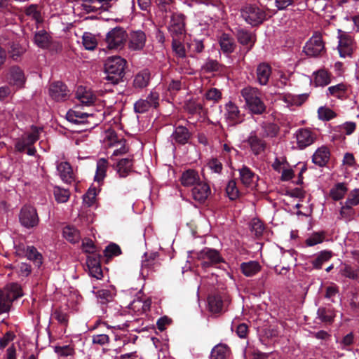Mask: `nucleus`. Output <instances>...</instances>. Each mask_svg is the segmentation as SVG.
<instances>
[{"instance_id": "nucleus-1", "label": "nucleus", "mask_w": 359, "mask_h": 359, "mask_svg": "<svg viewBox=\"0 0 359 359\" xmlns=\"http://www.w3.org/2000/svg\"><path fill=\"white\" fill-rule=\"evenodd\" d=\"M126 61L120 56L109 57L104 63V70L107 74L105 79L112 84H116L124 76Z\"/></svg>"}, {"instance_id": "nucleus-2", "label": "nucleus", "mask_w": 359, "mask_h": 359, "mask_svg": "<svg viewBox=\"0 0 359 359\" xmlns=\"http://www.w3.org/2000/svg\"><path fill=\"white\" fill-rule=\"evenodd\" d=\"M245 102V106L254 114H262L266 110V106L261 99V92L256 88L248 86L241 91Z\"/></svg>"}, {"instance_id": "nucleus-3", "label": "nucleus", "mask_w": 359, "mask_h": 359, "mask_svg": "<svg viewBox=\"0 0 359 359\" xmlns=\"http://www.w3.org/2000/svg\"><path fill=\"white\" fill-rule=\"evenodd\" d=\"M22 296L21 287L16 283L0 290V315L9 312L13 301Z\"/></svg>"}, {"instance_id": "nucleus-4", "label": "nucleus", "mask_w": 359, "mask_h": 359, "mask_svg": "<svg viewBox=\"0 0 359 359\" xmlns=\"http://www.w3.org/2000/svg\"><path fill=\"white\" fill-rule=\"evenodd\" d=\"M128 34L125 29L121 27L111 29L107 34L105 43L107 48L110 50H121L126 43Z\"/></svg>"}, {"instance_id": "nucleus-5", "label": "nucleus", "mask_w": 359, "mask_h": 359, "mask_svg": "<svg viewBox=\"0 0 359 359\" xmlns=\"http://www.w3.org/2000/svg\"><path fill=\"white\" fill-rule=\"evenodd\" d=\"M42 130V128L32 126L30 132L25 133L20 137L16 139L15 142V150L23 152L29 146H32L39 139V134Z\"/></svg>"}, {"instance_id": "nucleus-6", "label": "nucleus", "mask_w": 359, "mask_h": 359, "mask_svg": "<svg viewBox=\"0 0 359 359\" xmlns=\"http://www.w3.org/2000/svg\"><path fill=\"white\" fill-rule=\"evenodd\" d=\"M294 137L297 147L302 150L315 143L318 138V134L311 128H302L296 130Z\"/></svg>"}, {"instance_id": "nucleus-7", "label": "nucleus", "mask_w": 359, "mask_h": 359, "mask_svg": "<svg viewBox=\"0 0 359 359\" xmlns=\"http://www.w3.org/2000/svg\"><path fill=\"white\" fill-rule=\"evenodd\" d=\"M244 20L252 26L262 24L266 19L265 12L256 6H246L241 11Z\"/></svg>"}, {"instance_id": "nucleus-8", "label": "nucleus", "mask_w": 359, "mask_h": 359, "mask_svg": "<svg viewBox=\"0 0 359 359\" xmlns=\"http://www.w3.org/2000/svg\"><path fill=\"white\" fill-rule=\"evenodd\" d=\"M19 221L27 229L36 226L39 222L36 210L30 205L23 206L19 214Z\"/></svg>"}, {"instance_id": "nucleus-9", "label": "nucleus", "mask_w": 359, "mask_h": 359, "mask_svg": "<svg viewBox=\"0 0 359 359\" xmlns=\"http://www.w3.org/2000/svg\"><path fill=\"white\" fill-rule=\"evenodd\" d=\"M338 50L341 57H350L355 48L352 36L347 32L338 29Z\"/></svg>"}, {"instance_id": "nucleus-10", "label": "nucleus", "mask_w": 359, "mask_h": 359, "mask_svg": "<svg viewBox=\"0 0 359 359\" xmlns=\"http://www.w3.org/2000/svg\"><path fill=\"white\" fill-rule=\"evenodd\" d=\"M304 51L306 55L316 57L325 52V44L322 36L315 34L306 43Z\"/></svg>"}, {"instance_id": "nucleus-11", "label": "nucleus", "mask_w": 359, "mask_h": 359, "mask_svg": "<svg viewBox=\"0 0 359 359\" xmlns=\"http://www.w3.org/2000/svg\"><path fill=\"white\" fill-rule=\"evenodd\" d=\"M159 95L156 91H151L146 99H140L134 104V110L136 113L143 114L150 108H156L158 106Z\"/></svg>"}, {"instance_id": "nucleus-12", "label": "nucleus", "mask_w": 359, "mask_h": 359, "mask_svg": "<svg viewBox=\"0 0 359 359\" xmlns=\"http://www.w3.org/2000/svg\"><path fill=\"white\" fill-rule=\"evenodd\" d=\"M197 259L201 260V265L203 268L224 262L218 251L210 248H204L198 252Z\"/></svg>"}, {"instance_id": "nucleus-13", "label": "nucleus", "mask_w": 359, "mask_h": 359, "mask_svg": "<svg viewBox=\"0 0 359 359\" xmlns=\"http://www.w3.org/2000/svg\"><path fill=\"white\" fill-rule=\"evenodd\" d=\"M224 116L225 119L233 125L241 123L244 120L243 114L232 101H229L225 104Z\"/></svg>"}, {"instance_id": "nucleus-14", "label": "nucleus", "mask_w": 359, "mask_h": 359, "mask_svg": "<svg viewBox=\"0 0 359 359\" xmlns=\"http://www.w3.org/2000/svg\"><path fill=\"white\" fill-rule=\"evenodd\" d=\"M161 266V263L157 259L156 253H145L142 260L141 273L148 276L149 273L156 271Z\"/></svg>"}, {"instance_id": "nucleus-15", "label": "nucleus", "mask_w": 359, "mask_h": 359, "mask_svg": "<svg viewBox=\"0 0 359 359\" xmlns=\"http://www.w3.org/2000/svg\"><path fill=\"white\" fill-rule=\"evenodd\" d=\"M48 93L51 98L57 102L65 101L69 97V90L67 86L60 81L51 83L48 88Z\"/></svg>"}, {"instance_id": "nucleus-16", "label": "nucleus", "mask_w": 359, "mask_h": 359, "mask_svg": "<svg viewBox=\"0 0 359 359\" xmlns=\"http://www.w3.org/2000/svg\"><path fill=\"white\" fill-rule=\"evenodd\" d=\"M107 138L106 144L109 147H117L114 149L112 156L123 155L128 151V149L125 145V140L123 139L118 140L116 135L114 132H109Z\"/></svg>"}, {"instance_id": "nucleus-17", "label": "nucleus", "mask_w": 359, "mask_h": 359, "mask_svg": "<svg viewBox=\"0 0 359 359\" xmlns=\"http://www.w3.org/2000/svg\"><path fill=\"white\" fill-rule=\"evenodd\" d=\"M76 97L82 104L86 106L93 104L96 100V95L91 89L82 86L77 88Z\"/></svg>"}, {"instance_id": "nucleus-18", "label": "nucleus", "mask_w": 359, "mask_h": 359, "mask_svg": "<svg viewBox=\"0 0 359 359\" xmlns=\"http://www.w3.org/2000/svg\"><path fill=\"white\" fill-rule=\"evenodd\" d=\"M146 42L145 34L140 30L132 32L130 34L128 48L133 51L142 50Z\"/></svg>"}, {"instance_id": "nucleus-19", "label": "nucleus", "mask_w": 359, "mask_h": 359, "mask_svg": "<svg viewBox=\"0 0 359 359\" xmlns=\"http://www.w3.org/2000/svg\"><path fill=\"white\" fill-rule=\"evenodd\" d=\"M193 198L200 203L204 202L210 194L209 185L203 181H200L191 190Z\"/></svg>"}, {"instance_id": "nucleus-20", "label": "nucleus", "mask_w": 359, "mask_h": 359, "mask_svg": "<svg viewBox=\"0 0 359 359\" xmlns=\"http://www.w3.org/2000/svg\"><path fill=\"white\" fill-rule=\"evenodd\" d=\"M246 142L250 147V149L255 155H259L266 149V144L265 141L259 138L255 131L250 133Z\"/></svg>"}, {"instance_id": "nucleus-21", "label": "nucleus", "mask_w": 359, "mask_h": 359, "mask_svg": "<svg viewBox=\"0 0 359 359\" xmlns=\"http://www.w3.org/2000/svg\"><path fill=\"white\" fill-rule=\"evenodd\" d=\"M330 151L327 146L323 145L318 147L312 156V161L314 164L323 167L329 161Z\"/></svg>"}, {"instance_id": "nucleus-22", "label": "nucleus", "mask_w": 359, "mask_h": 359, "mask_svg": "<svg viewBox=\"0 0 359 359\" xmlns=\"http://www.w3.org/2000/svg\"><path fill=\"white\" fill-rule=\"evenodd\" d=\"M168 30L173 37L183 34L184 32L183 15H173L170 19Z\"/></svg>"}, {"instance_id": "nucleus-23", "label": "nucleus", "mask_w": 359, "mask_h": 359, "mask_svg": "<svg viewBox=\"0 0 359 359\" xmlns=\"http://www.w3.org/2000/svg\"><path fill=\"white\" fill-rule=\"evenodd\" d=\"M93 114L82 112L79 110L70 109L66 114V118L69 122L76 124H86L90 123L88 118H93Z\"/></svg>"}, {"instance_id": "nucleus-24", "label": "nucleus", "mask_w": 359, "mask_h": 359, "mask_svg": "<svg viewBox=\"0 0 359 359\" xmlns=\"http://www.w3.org/2000/svg\"><path fill=\"white\" fill-rule=\"evenodd\" d=\"M57 170L62 181L71 183L74 180V174L69 163L61 162L57 165Z\"/></svg>"}, {"instance_id": "nucleus-25", "label": "nucleus", "mask_w": 359, "mask_h": 359, "mask_svg": "<svg viewBox=\"0 0 359 359\" xmlns=\"http://www.w3.org/2000/svg\"><path fill=\"white\" fill-rule=\"evenodd\" d=\"M271 74V66L265 62L261 63L257 68V79L259 84L266 85Z\"/></svg>"}, {"instance_id": "nucleus-26", "label": "nucleus", "mask_w": 359, "mask_h": 359, "mask_svg": "<svg viewBox=\"0 0 359 359\" xmlns=\"http://www.w3.org/2000/svg\"><path fill=\"white\" fill-rule=\"evenodd\" d=\"M200 181L198 173L191 169L184 171L180 177L181 184L184 187H194Z\"/></svg>"}, {"instance_id": "nucleus-27", "label": "nucleus", "mask_w": 359, "mask_h": 359, "mask_svg": "<svg viewBox=\"0 0 359 359\" xmlns=\"http://www.w3.org/2000/svg\"><path fill=\"white\" fill-rule=\"evenodd\" d=\"M238 171L241 181L245 187H251L255 184L257 177L248 167L243 165Z\"/></svg>"}, {"instance_id": "nucleus-28", "label": "nucleus", "mask_w": 359, "mask_h": 359, "mask_svg": "<svg viewBox=\"0 0 359 359\" xmlns=\"http://www.w3.org/2000/svg\"><path fill=\"white\" fill-rule=\"evenodd\" d=\"M230 354L231 351L227 345L219 344L212 349L210 359H228Z\"/></svg>"}, {"instance_id": "nucleus-29", "label": "nucleus", "mask_w": 359, "mask_h": 359, "mask_svg": "<svg viewBox=\"0 0 359 359\" xmlns=\"http://www.w3.org/2000/svg\"><path fill=\"white\" fill-rule=\"evenodd\" d=\"M10 82L18 87H22L25 81L22 70L18 67H13L9 72Z\"/></svg>"}, {"instance_id": "nucleus-30", "label": "nucleus", "mask_w": 359, "mask_h": 359, "mask_svg": "<svg viewBox=\"0 0 359 359\" xmlns=\"http://www.w3.org/2000/svg\"><path fill=\"white\" fill-rule=\"evenodd\" d=\"M313 82L316 86H325L331 82V74L325 69L313 73Z\"/></svg>"}, {"instance_id": "nucleus-31", "label": "nucleus", "mask_w": 359, "mask_h": 359, "mask_svg": "<svg viewBox=\"0 0 359 359\" xmlns=\"http://www.w3.org/2000/svg\"><path fill=\"white\" fill-rule=\"evenodd\" d=\"M133 168V158L121 159L116 165V171L121 177H126Z\"/></svg>"}, {"instance_id": "nucleus-32", "label": "nucleus", "mask_w": 359, "mask_h": 359, "mask_svg": "<svg viewBox=\"0 0 359 359\" xmlns=\"http://www.w3.org/2000/svg\"><path fill=\"white\" fill-rule=\"evenodd\" d=\"M190 134L188 130L184 126H178L171 135L172 141L184 144L187 142Z\"/></svg>"}, {"instance_id": "nucleus-33", "label": "nucleus", "mask_w": 359, "mask_h": 359, "mask_svg": "<svg viewBox=\"0 0 359 359\" xmlns=\"http://www.w3.org/2000/svg\"><path fill=\"white\" fill-rule=\"evenodd\" d=\"M259 134L262 137H274L278 135L279 128L273 123H263L260 125Z\"/></svg>"}, {"instance_id": "nucleus-34", "label": "nucleus", "mask_w": 359, "mask_h": 359, "mask_svg": "<svg viewBox=\"0 0 359 359\" xmlns=\"http://www.w3.org/2000/svg\"><path fill=\"white\" fill-rule=\"evenodd\" d=\"M241 269L245 276H252L261 270V266L256 261L243 262L241 264Z\"/></svg>"}, {"instance_id": "nucleus-35", "label": "nucleus", "mask_w": 359, "mask_h": 359, "mask_svg": "<svg viewBox=\"0 0 359 359\" xmlns=\"http://www.w3.org/2000/svg\"><path fill=\"white\" fill-rule=\"evenodd\" d=\"M151 78L150 72L148 69H143L138 72L134 79V86L135 88H143L147 86Z\"/></svg>"}, {"instance_id": "nucleus-36", "label": "nucleus", "mask_w": 359, "mask_h": 359, "mask_svg": "<svg viewBox=\"0 0 359 359\" xmlns=\"http://www.w3.org/2000/svg\"><path fill=\"white\" fill-rule=\"evenodd\" d=\"M222 50L225 53H232L235 48L233 39L228 34H222L219 39Z\"/></svg>"}, {"instance_id": "nucleus-37", "label": "nucleus", "mask_w": 359, "mask_h": 359, "mask_svg": "<svg viewBox=\"0 0 359 359\" xmlns=\"http://www.w3.org/2000/svg\"><path fill=\"white\" fill-rule=\"evenodd\" d=\"M237 38L241 44L248 46V50L252 47L255 41V36L252 34L244 29L238 30Z\"/></svg>"}, {"instance_id": "nucleus-38", "label": "nucleus", "mask_w": 359, "mask_h": 359, "mask_svg": "<svg viewBox=\"0 0 359 359\" xmlns=\"http://www.w3.org/2000/svg\"><path fill=\"white\" fill-rule=\"evenodd\" d=\"M340 218L346 221L353 219L357 215H359V211H357L354 207L347 204L346 202L341 206L340 212Z\"/></svg>"}, {"instance_id": "nucleus-39", "label": "nucleus", "mask_w": 359, "mask_h": 359, "mask_svg": "<svg viewBox=\"0 0 359 359\" xmlns=\"http://www.w3.org/2000/svg\"><path fill=\"white\" fill-rule=\"evenodd\" d=\"M130 309L138 314L145 313L150 308V301H142L141 299H135L129 305Z\"/></svg>"}, {"instance_id": "nucleus-40", "label": "nucleus", "mask_w": 359, "mask_h": 359, "mask_svg": "<svg viewBox=\"0 0 359 359\" xmlns=\"http://www.w3.org/2000/svg\"><path fill=\"white\" fill-rule=\"evenodd\" d=\"M34 42L39 47L47 48L50 44V38L46 32L41 30L35 34Z\"/></svg>"}, {"instance_id": "nucleus-41", "label": "nucleus", "mask_w": 359, "mask_h": 359, "mask_svg": "<svg viewBox=\"0 0 359 359\" xmlns=\"http://www.w3.org/2000/svg\"><path fill=\"white\" fill-rule=\"evenodd\" d=\"M208 306L212 313H219L223 309V301L219 295H210L208 297Z\"/></svg>"}, {"instance_id": "nucleus-42", "label": "nucleus", "mask_w": 359, "mask_h": 359, "mask_svg": "<svg viewBox=\"0 0 359 359\" xmlns=\"http://www.w3.org/2000/svg\"><path fill=\"white\" fill-rule=\"evenodd\" d=\"M63 236L68 241L75 243L80 239L79 231L74 226H67L63 229Z\"/></svg>"}, {"instance_id": "nucleus-43", "label": "nucleus", "mask_w": 359, "mask_h": 359, "mask_svg": "<svg viewBox=\"0 0 359 359\" xmlns=\"http://www.w3.org/2000/svg\"><path fill=\"white\" fill-rule=\"evenodd\" d=\"M347 90V86L343 83L335 86H330L327 88V95H331L337 98H341L344 96Z\"/></svg>"}, {"instance_id": "nucleus-44", "label": "nucleus", "mask_w": 359, "mask_h": 359, "mask_svg": "<svg viewBox=\"0 0 359 359\" xmlns=\"http://www.w3.org/2000/svg\"><path fill=\"white\" fill-rule=\"evenodd\" d=\"M332 257V252L330 250H323L320 252L316 258L312 262V265L315 269H320L324 262H327Z\"/></svg>"}, {"instance_id": "nucleus-45", "label": "nucleus", "mask_w": 359, "mask_h": 359, "mask_svg": "<svg viewBox=\"0 0 359 359\" xmlns=\"http://www.w3.org/2000/svg\"><path fill=\"white\" fill-rule=\"evenodd\" d=\"M347 190L344 183H338L330 190V196L334 201L340 200L344 196Z\"/></svg>"}, {"instance_id": "nucleus-46", "label": "nucleus", "mask_w": 359, "mask_h": 359, "mask_svg": "<svg viewBox=\"0 0 359 359\" xmlns=\"http://www.w3.org/2000/svg\"><path fill=\"white\" fill-rule=\"evenodd\" d=\"M325 238L324 231L314 232L305 240V243L307 246L311 247L323 243Z\"/></svg>"}, {"instance_id": "nucleus-47", "label": "nucleus", "mask_w": 359, "mask_h": 359, "mask_svg": "<svg viewBox=\"0 0 359 359\" xmlns=\"http://www.w3.org/2000/svg\"><path fill=\"white\" fill-rule=\"evenodd\" d=\"M107 168V161L105 158H100L97 162V170L95 180L97 182L102 181L106 176Z\"/></svg>"}, {"instance_id": "nucleus-48", "label": "nucleus", "mask_w": 359, "mask_h": 359, "mask_svg": "<svg viewBox=\"0 0 359 359\" xmlns=\"http://www.w3.org/2000/svg\"><path fill=\"white\" fill-rule=\"evenodd\" d=\"M83 45L86 50H93L97 45V41L96 37L89 32H85L83 35Z\"/></svg>"}, {"instance_id": "nucleus-49", "label": "nucleus", "mask_w": 359, "mask_h": 359, "mask_svg": "<svg viewBox=\"0 0 359 359\" xmlns=\"http://www.w3.org/2000/svg\"><path fill=\"white\" fill-rule=\"evenodd\" d=\"M318 318L323 323H331L334 318L335 316V314L333 311L330 309H326L325 308H319L318 309Z\"/></svg>"}, {"instance_id": "nucleus-50", "label": "nucleus", "mask_w": 359, "mask_h": 359, "mask_svg": "<svg viewBox=\"0 0 359 359\" xmlns=\"http://www.w3.org/2000/svg\"><path fill=\"white\" fill-rule=\"evenodd\" d=\"M307 98V95L306 94L302 95H285L284 96V101L291 105H301L302 103L305 102Z\"/></svg>"}, {"instance_id": "nucleus-51", "label": "nucleus", "mask_w": 359, "mask_h": 359, "mask_svg": "<svg viewBox=\"0 0 359 359\" xmlns=\"http://www.w3.org/2000/svg\"><path fill=\"white\" fill-rule=\"evenodd\" d=\"M325 298L331 302H336L339 298L338 287L334 285L327 286L325 289Z\"/></svg>"}, {"instance_id": "nucleus-52", "label": "nucleus", "mask_w": 359, "mask_h": 359, "mask_svg": "<svg viewBox=\"0 0 359 359\" xmlns=\"http://www.w3.org/2000/svg\"><path fill=\"white\" fill-rule=\"evenodd\" d=\"M26 256L29 259L34 262L37 266H40L42 263L41 255L39 253L36 249L33 246L27 247L26 250Z\"/></svg>"}, {"instance_id": "nucleus-53", "label": "nucleus", "mask_w": 359, "mask_h": 359, "mask_svg": "<svg viewBox=\"0 0 359 359\" xmlns=\"http://www.w3.org/2000/svg\"><path fill=\"white\" fill-rule=\"evenodd\" d=\"M226 192L230 200H236L239 196V191L235 180H230L226 187Z\"/></svg>"}, {"instance_id": "nucleus-54", "label": "nucleus", "mask_w": 359, "mask_h": 359, "mask_svg": "<svg viewBox=\"0 0 359 359\" xmlns=\"http://www.w3.org/2000/svg\"><path fill=\"white\" fill-rule=\"evenodd\" d=\"M97 297L101 304H105L113 301L114 295L108 290H100L97 291Z\"/></svg>"}, {"instance_id": "nucleus-55", "label": "nucleus", "mask_w": 359, "mask_h": 359, "mask_svg": "<svg viewBox=\"0 0 359 359\" xmlns=\"http://www.w3.org/2000/svg\"><path fill=\"white\" fill-rule=\"evenodd\" d=\"M206 100L211 101L213 103L217 102L222 98V93L217 88L209 89L204 95Z\"/></svg>"}, {"instance_id": "nucleus-56", "label": "nucleus", "mask_w": 359, "mask_h": 359, "mask_svg": "<svg viewBox=\"0 0 359 359\" xmlns=\"http://www.w3.org/2000/svg\"><path fill=\"white\" fill-rule=\"evenodd\" d=\"M54 196L58 203H65L69 198V192L67 189L55 187L54 189Z\"/></svg>"}, {"instance_id": "nucleus-57", "label": "nucleus", "mask_w": 359, "mask_h": 359, "mask_svg": "<svg viewBox=\"0 0 359 359\" xmlns=\"http://www.w3.org/2000/svg\"><path fill=\"white\" fill-rule=\"evenodd\" d=\"M184 109L190 114H199L203 109L201 104L194 100H189L184 104Z\"/></svg>"}, {"instance_id": "nucleus-58", "label": "nucleus", "mask_w": 359, "mask_h": 359, "mask_svg": "<svg viewBox=\"0 0 359 359\" xmlns=\"http://www.w3.org/2000/svg\"><path fill=\"white\" fill-rule=\"evenodd\" d=\"M251 231L255 233L256 236L262 235L264 231L263 223L258 219H253L250 223Z\"/></svg>"}, {"instance_id": "nucleus-59", "label": "nucleus", "mask_w": 359, "mask_h": 359, "mask_svg": "<svg viewBox=\"0 0 359 359\" xmlns=\"http://www.w3.org/2000/svg\"><path fill=\"white\" fill-rule=\"evenodd\" d=\"M104 253L105 257L111 258L114 256H118L121 255V250L118 245L111 243L106 247Z\"/></svg>"}, {"instance_id": "nucleus-60", "label": "nucleus", "mask_w": 359, "mask_h": 359, "mask_svg": "<svg viewBox=\"0 0 359 359\" xmlns=\"http://www.w3.org/2000/svg\"><path fill=\"white\" fill-rule=\"evenodd\" d=\"M172 47L173 51L175 53V54L177 55V57L184 58L186 56V51H185L184 46L182 44V43L180 41H178L175 39H173L172 43Z\"/></svg>"}, {"instance_id": "nucleus-61", "label": "nucleus", "mask_w": 359, "mask_h": 359, "mask_svg": "<svg viewBox=\"0 0 359 359\" xmlns=\"http://www.w3.org/2000/svg\"><path fill=\"white\" fill-rule=\"evenodd\" d=\"M318 118L320 120L329 121L335 116L334 113L326 107H320L318 110Z\"/></svg>"}, {"instance_id": "nucleus-62", "label": "nucleus", "mask_w": 359, "mask_h": 359, "mask_svg": "<svg viewBox=\"0 0 359 359\" xmlns=\"http://www.w3.org/2000/svg\"><path fill=\"white\" fill-rule=\"evenodd\" d=\"M346 203L353 207L359 204V189H355L349 193Z\"/></svg>"}, {"instance_id": "nucleus-63", "label": "nucleus", "mask_w": 359, "mask_h": 359, "mask_svg": "<svg viewBox=\"0 0 359 359\" xmlns=\"http://www.w3.org/2000/svg\"><path fill=\"white\" fill-rule=\"evenodd\" d=\"M95 188H90L87 193L83 196V202L88 205L91 206L95 201L96 198Z\"/></svg>"}, {"instance_id": "nucleus-64", "label": "nucleus", "mask_w": 359, "mask_h": 359, "mask_svg": "<svg viewBox=\"0 0 359 359\" xmlns=\"http://www.w3.org/2000/svg\"><path fill=\"white\" fill-rule=\"evenodd\" d=\"M55 351L58 355L64 357L72 355L74 353V348L69 345L55 346Z\"/></svg>"}]
</instances>
